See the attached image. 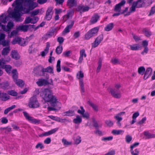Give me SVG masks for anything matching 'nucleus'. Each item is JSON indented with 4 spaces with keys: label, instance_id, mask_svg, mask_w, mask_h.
I'll list each match as a JSON object with an SVG mask.
<instances>
[{
    "label": "nucleus",
    "instance_id": "680f3d73",
    "mask_svg": "<svg viewBox=\"0 0 155 155\" xmlns=\"http://www.w3.org/2000/svg\"><path fill=\"white\" fill-rule=\"evenodd\" d=\"M64 41V38L61 37H58L57 38V41L58 42L59 44L60 45L62 44Z\"/></svg>",
    "mask_w": 155,
    "mask_h": 155
},
{
    "label": "nucleus",
    "instance_id": "e433bc0d",
    "mask_svg": "<svg viewBox=\"0 0 155 155\" xmlns=\"http://www.w3.org/2000/svg\"><path fill=\"white\" fill-rule=\"evenodd\" d=\"M87 103L90 106L92 107L95 111H97L98 110L97 106L91 102L90 101H88Z\"/></svg>",
    "mask_w": 155,
    "mask_h": 155
},
{
    "label": "nucleus",
    "instance_id": "7ed1b4c3",
    "mask_svg": "<svg viewBox=\"0 0 155 155\" xmlns=\"http://www.w3.org/2000/svg\"><path fill=\"white\" fill-rule=\"evenodd\" d=\"M84 76V74L81 71H78L76 75L77 78L79 79V84L81 89V93H84L85 91L83 81V80L81 79V78H82Z\"/></svg>",
    "mask_w": 155,
    "mask_h": 155
},
{
    "label": "nucleus",
    "instance_id": "a878e982",
    "mask_svg": "<svg viewBox=\"0 0 155 155\" xmlns=\"http://www.w3.org/2000/svg\"><path fill=\"white\" fill-rule=\"evenodd\" d=\"M12 74L13 79L14 81L15 82L18 80L17 79L18 78V73L17 70L16 69H14L12 70Z\"/></svg>",
    "mask_w": 155,
    "mask_h": 155
},
{
    "label": "nucleus",
    "instance_id": "37998d69",
    "mask_svg": "<svg viewBox=\"0 0 155 155\" xmlns=\"http://www.w3.org/2000/svg\"><path fill=\"white\" fill-rule=\"evenodd\" d=\"M7 17L5 16L4 17L3 14H2L0 16V22L5 23L7 22Z\"/></svg>",
    "mask_w": 155,
    "mask_h": 155
},
{
    "label": "nucleus",
    "instance_id": "4468645a",
    "mask_svg": "<svg viewBox=\"0 0 155 155\" xmlns=\"http://www.w3.org/2000/svg\"><path fill=\"white\" fill-rule=\"evenodd\" d=\"M134 4L136 5V8H142L145 6V3L143 0H137L133 2Z\"/></svg>",
    "mask_w": 155,
    "mask_h": 155
},
{
    "label": "nucleus",
    "instance_id": "8fccbe9b",
    "mask_svg": "<svg viewBox=\"0 0 155 155\" xmlns=\"http://www.w3.org/2000/svg\"><path fill=\"white\" fill-rule=\"evenodd\" d=\"M143 31L145 35L147 37H150L151 35V32L147 30L146 29H143Z\"/></svg>",
    "mask_w": 155,
    "mask_h": 155
},
{
    "label": "nucleus",
    "instance_id": "aec40b11",
    "mask_svg": "<svg viewBox=\"0 0 155 155\" xmlns=\"http://www.w3.org/2000/svg\"><path fill=\"white\" fill-rule=\"evenodd\" d=\"M28 25H19L16 28L17 31H21L24 32H26L28 30Z\"/></svg>",
    "mask_w": 155,
    "mask_h": 155
},
{
    "label": "nucleus",
    "instance_id": "72a5a7b5",
    "mask_svg": "<svg viewBox=\"0 0 155 155\" xmlns=\"http://www.w3.org/2000/svg\"><path fill=\"white\" fill-rule=\"evenodd\" d=\"M16 84L18 86L20 87H23L24 86L25 84L24 81L21 79H18L15 82Z\"/></svg>",
    "mask_w": 155,
    "mask_h": 155
},
{
    "label": "nucleus",
    "instance_id": "393cba45",
    "mask_svg": "<svg viewBox=\"0 0 155 155\" xmlns=\"http://www.w3.org/2000/svg\"><path fill=\"white\" fill-rule=\"evenodd\" d=\"M51 119L54 120L56 121H58L60 122L63 123L64 122V120H66L65 119H62L60 118L59 117H55L53 116L52 115H51L48 116Z\"/></svg>",
    "mask_w": 155,
    "mask_h": 155
},
{
    "label": "nucleus",
    "instance_id": "de8ad7c7",
    "mask_svg": "<svg viewBox=\"0 0 155 155\" xmlns=\"http://www.w3.org/2000/svg\"><path fill=\"white\" fill-rule=\"evenodd\" d=\"M33 19V18H31L29 16L26 17L25 20L24 21V23L25 24H27L31 23V21Z\"/></svg>",
    "mask_w": 155,
    "mask_h": 155
},
{
    "label": "nucleus",
    "instance_id": "a211bd4d",
    "mask_svg": "<svg viewBox=\"0 0 155 155\" xmlns=\"http://www.w3.org/2000/svg\"><path fill=\"white\" fill-rule=\"evenodd\" d=\"M74 13L73 10L71 9L68 11L67 14L63 17V21L64 22L70 16H72Z\"/></svg>",
    "mask_w": 155,
    "mask_h": 155
},
{
    "label": "nucleus",
    "instance_id": "338daca9",
    "mask_svg": "<svg viewBox=\"0 0 155 155\" xmlns=\"http://www.w3.org/2000/svg\"><path fill=\"white\" fill-rule=\"evenodd\" d=\"M139 113L138 111L134 113L133 115L132 118L133 119H136V118L139 116Z\"/></svg>",
    "mask_w": 155,
    "mask_h": 155
},
{
    "label": "nucleus",
    "instance_id": "6e6552de",
    "mask_svg": "<svg viewBox=\"0 0 155 155\" xmlns=\"http://www.w3.org/2000/svg\"><path fill=\"white\" fill-rule=\"evenodd\" d=\"M24 115L26 119L27 120L29 121H31L32 123H34L35 124H38L40 121L37 119H34L33 117L30 116L28 115V114L26 111H23V112Z\"/></svg>",
    "mask_w": 155,
    "mask_h": 155
},
{
    "label": "nucleus",
    "instance_id": "052dcab7",
    "mask_svg": "<svg viewBox=\"0 0 155 155\" xmlns=\"http://www.w3.org/2000/svg\"><path fill=\"white\" fill-rule=\"evenodd\" d=\"M62 142L64 145H71V142L67 141V140L64 138L62 139Z\"/></svg>",
    "mask_w": 155,
    "mask_h": 155
},
{
    "label": "nucleus",
    "instance_id": "0eeeda50",
    "mask_svg": "<svg viewBox=\"0 0 155 155\" xmlns=\"http://www.w3.org/2000/svg\"><path fill=\"white\" fill-rule=\"evenodd\" d=\"M103 39V34H101L98 36L94 41L92 43V48H95L97 47Z\"/></svg>",
    "mask_w": 155,
    "mask_h": 155
},
{
    "label": "nucleus",
    "instance_id": "2f4dec72",
    "mask_svg": "<svg viewBox=\"0 0 155 155\" xmlns=\"http://www.w3.org/2000/svg\"><path fill=\"white\" fill-rule=\"evenodd\" d=\"M74 110H69L68 111L64 112V116H72L74 114Z\"/></svg>",
    "mask_w": 155,
    "mask_h": 155
},
{
    "label": "nucleus",
    "instance_id": "7c9ffc66",
    "mask_svg": "<svg viewBox=\"0 0 155 155\" xmlns=\"http://www.w3.org/2000/svg\"><path fill=\"white\" fill-rule=\"evenodd\" d=\"M114 27V24L112 23H109L104 28V30L106 31L111 30Z\"/></svg>",
    "mask_w": 155,
    "mask_h": 155
},
{
    "label": "nucleus",
    "instance_id": "473e14b6",
    "mask_svg": "<svg viewBox=\"0 0 155 155\" xmlns=\"http://www.w3.org/2000/svg\"><path fill=\"white\" fill-rule=\"evenodd\" d=\"M81 121L82 119L78 115H77L76 118H74L73 120V122L76 124H80Z\"/></svg>",
    "mask_w": 155,
    "mask_h": 155
},
{
    "label": "nucleus",
    "instance_id": "f8f14e48",
    "mask_svg": "<svg viewBox=\"0 0 155 155\" xmlns=\"http://www.w3.org/2000/svg\"><path fill=\"white\" fill-rule=\"evenodd\" d=\"M89 9V7L88 6L84 7L83 5H80L78 6L77 8H76V10L81 13L82 12L88 11Z\"/></svg>",
    "mask_w": 155,
    "mask_h": 155
},
{
    "label": "nucleus",
    "instance_id": "c9c22d12",
    "mask_svg": "<svg viewBox=\"0 0 155 155\" xmlns=\"http://www.w3.org/2000/svg\"><path fill=\"white\" fill-rule=\"evenodd\" d=\"M145 71V69L143 66H141L139 67L138 69V72L140 74L143 75Z\"/></svg>",
    "mask_w": 155,
    "mask_h": 155
},
{
    "label": "nucleus",
    "instance_id": "5701e85b",
    "mask_svg": "<svg viewBox=\"0 0 155 155\" xmlns=\"http://www.w3.org/2000/svg\"><path fill=\"white\" fill-rule=\"evenodd\" d=\"M136 5H135L133 2L131 7L130 8L129 11L127 12V13L124 14V16H127L129 15L130 13L133 12H134L136 11L135 8H136Z\"/></svg>",
    "mask_w": 155,
    "mask_h": 155
},
{
    "label": "nucleus",
    "instance_id": "dca6fc26",
    "mask_svg": "<svg viewBox=\"0 0 155 155\" xmlns=\"http://www.w3.org/2000/svg\"><path fill=\"white\" fill-rule=\"evenodd\" d=\"M69 24L67 26L65 29H64L63 31V33H68L70 31V29H71L74 24V21L73 20H71L69 22Z\"/></svg>",
    "mask_w": 155,
    "mask_h": 155
},
{
    "label": "nucleus",
    "instance_id": "a19ab883",
    "mask_svg": "<svg viewBox=\"0 0 155 155\" xmlns=\"http://www.w3.org/2000/svg\"><path fill=\"white\" fill-rule=\"evenodd\" d=\"M12 67L10 65H5L3 69H5L6 71L8 73H10L11 70L12 69Z\"/></svg>",
    "mask_w": 155,
    "mask_h": 155
},
{
    "label": "nucleus",
    "instance_id": "4c0bfd02",
    "mask_svg": "<svg viewBox=\"0 0 155 155\" xmlns=\"http://www.w3.org/2000/svg\"><path fill=\"white\" fill-rule=\"evenodd\" d=\"M7 93L8 94L13 96H16L18 94V93L14 90L8 91H7Z\"/></svg>",
    "mask_w": 155,
    "mask_h": 155
},
{
    "label": "nucleus",
    "instance_id": "864d4df0",
    "mask_svg": "<svg viewBox=\"0 0 155 155\" xmlns=\"http://www.w3.org/2000/svg\"><path fill=\"white\" fill-rule=\"evenodd\" d=\"M155 12V5L153 6V7H152L150 12V13L148 14V16H150L151 15H153Z\"/></svg>",
    "mask_w": 155,
    "mask_h": 155
},
{
    "label": "nucleus",
    "instance_id": "39448f33",
    "mask_svg": "<svg viewBox=\"0 0 155 155\" xmlns=\"http://www.w3.org/2000/svg\"><path fill=\"white\" fill-rule=\"evenodd\" d=\"M99 29V28L98 27H96L90 30L85 35V39L88 40L91 37L93 36L95 34L98 32Z\"/></svg>",
    "mask_w": 155,
    "mask_h": 155
},
{
    "label": "nucleus",
    "instance_id": "6e6d98bb",
    "mask_svg": "<svg viewBox=\"0 0 155 155\" xmlns=\"http://www.w3.org/2000/svg\"><path fill=\"white\" fill-rule=\"evenodd\" d=\"M122 131L121 130H112L111 133L114 135H119L120 134Z\"/></svg>",
    "mask_w": 155,
    "mask_h": 155
},
{
    "label": "nucleus",
    "instance_id": "09e8293b",
    "mask_svg": "<svg viewBox=\"0 0 155 155\" xmlns=\"http://www.w3.org/2000/svg\"><path fill=\"white\" fill-rule=\"evenodd\" d=\"M60 63L61 61L60 60H58L57 61L56 65V70L58 72H60L61 71Z\"/></svg>",
    "mask_w": 155,
    "mask_h": 155
},
{
    "label": "nucleus",
    "instance_id": "6ab92c4d",
    "mask_svg": "<svg viewBox=\"0 0 155 155\" xmlns=\"http://www.w3.org/2000/svg\"><path fill=\"white\" fill-rule=\"evenodd\" d=\"M11 55L12 58L16 60H18L20 58V56L17 51L16 50H13L11 52Z\"/></svg>",
    "mask_w": 155,
    "mask_h": 155
},
{
    "label": "nucleus",
    "instance_id": "1a4fd4ad",
    "mask_svg": "<svg viewBox=\"0 0 155 155\" xmlns=\"http://www.w3.org/2000/svg\"><path fill=\"white\" fill-rule=\"evenodd\" d=\"M53 8L51 7H49L46 12L45 19L48 21L50 20L52 17L53 12H52Z\"/></svg>",
    "mask_w": 155,
    "mask_h": 155
},
{
    "label": "nucleus",
    "instance_id": "f03ea898",
    "mask_svg": "<svg viewBox=\"0 0 155 155\" xmlns=\"http://www.w3.org/2000/svg\"><path fill=\"white\" fill-rule=\"evenodd\" d=\"M41 96L45 101L50 102L52 107H55L58 102L55 96L53 95L52 91L48 88L45 89L41 92Z\"/></svg>",
    "mask_w": 155,
    "mask_h": 155
},
{
    "label": "nucleus",
    "instance_id": "ddd939ff",
    "mask_svg": "<svg viewBox=\"0 0 155 155\" xmlns=\"http://www.w3.org/2000/svg\"><path fill=\"white\" fill-rule=\"evenodd\" d=\"M56 30V28H52L44 35V37L47 39L52 37L54 35V32Z\"/></svg>",
    "mask_w": 155,
    "mask_h": 155
},
{
    "label": "nucleus",
    "instance_id": "f257e3e1",
    "mask_svg": "<svg viewBox=\"0 0 155 155\" xmlns=\"http://www.w3.org/2000/svg\"><path fill=\"white\" fill-rule=\"evenodd\" d=\"M27 2H22L21 0H15L12 4V6H16L14 11L8 13V16L10 18H14L16 22H21L23 21L21 16L23 14H28L30 11L33 10L38 6V4L35 2V4L30 8L27 5Z\"/></svg>",
    "mask_w": 155,
    "mask_h": 155
},
{
    "label": "nucleus",
    "instance_id": "2eb2a0df",
    "mask_svg": "<svg viewBox=\"0 0 155 155\" xmlns=\"http://www.w3.org/2000/svg\"><path fill=\"white\" fill-rule=\"evenodd\" d=\"M58 129V128H56L52 129L48 132H45L42 133L39 135V137H41L43 136H48L51 134L55 133Z\"/></svg>",
    "mask_w": 155,
    "mask_h": 155
},
{
    "label": "nucleus",
    "instance_id": "bf43d9fd",
    "mask_svg": "<svg viewBox=\"0 0 155 155\" xmlns=\"http://www.w3.org/2000/svg\"><path fill=\"white\" fill-rule=\"evenodd\" d=\"M14 25L13 22L11 21H9L8 22V25H7V28L8 29V30L12 28Z\"/></svg>",
    "mask_w": 155,
    "mask_h": 155
},
{
    "label": "nucleus",
    "instance_id": "4d7b16f0",
    "mask_svg": "<svg viewBox=\"0 0 155 155\" xmlns=\"http://www.w3.org/2000/svg\"><path fill=\"white\" fill-rule=\"evenodd\" d=\"M5 60L3 58H1L0 59V66L2 68H3L5 66Z\"/></svg>",
    "mask_w": 155,
    "mask_h": 155
},
{
    "label": "nucleus",
    "instance_id": "9b49d317",
    "mask_svg": "<svg viewBox=\"0 0 155 155\" xmlns=\"http://www.w3.org/2000/svg\"><path fill=\"white\" fill-rule=\"evenodd\" d=\"M126 3L125 0H122L118 4H116L114 7V10L115 12H120L121 11V7L124 6Z\"/></svg>",
    "mask_w": 155,
    "mask_h": 155
},
{
    "label": "nucleus",
    "instance_id": "9d476101",
    "mask_svg": "<svg viewBox=\"0 0 155 155\" xmlns=\"http://www.w3.org/2000/svg\"><path fill=\"white\" fill-rule=\"evenodd\" d=\"M41 68V71L42 72L43 76H44L45 72H48L53 74L54 73L53 68L50 66H49L46 68H44L42 66H40Z\"/></svg>",
    "mask_w": 155,
    "mask_h": 155
},
{
    "label": "nucleus",
    "instance_id": "bb28decb",
    "mask_svg": "<svg viewBox=\"0 0 155 155\" xmlns=\"http://www.w3.org/2000/svg\"><path fill=\"white\" fill-rule=\"evenodd\" d=\"M21 1L23 2H27V5H28L30 8H31L35 4V2H33L32 0H21Z\"/></svg>",
    "mask_w": 155,
    "mask_h": 155
},
{
    "label": "nucleus",
    "instance_id": "ea45409f",
    "mask_svg": "<svg viewBox=\"0 0 155 155\" xmlns=\"http://www.w3.org/2000/svg\"><path fill=\"white\" fill-rule=\"evenodd\" d=\"M63 48L62 46H58L56 49L55 52L58 54H61Z\"/></svg>",
    "mask_w": 155,
    "mask_h": 155
},
{
    "label": "nucleus",
    "instance_id": "f3484780",
    "mask_svg": "<svg viewBox=\"0 0 155 155\" xmlns=\"http://www.w3.org/2000/svg\"><path fill=\"white\" fill-rule=\"evenodd\" d=\"M109 91L111 93L112 95L114 98H120L121 97V94L120 93H116L117 92V90L115 89L110 88Z\"/></svg>",
    "mask_w": 155,
    "mask_h": 155
},
{
    "label": "nucleus",
    "instance_id": "20e7f679",
    "mask_svg": "<svg viewBox=\"0 0 155 155\" xmlns=\"http://www.w3.org/2000/svg\"><path fill=\"white\" fill-rule=\"evenodd\" d=\"M28 106L30 107L33 108L38 107L39 106V104L35 96H33L30 98Z\"/></svg>",
    "mask_w": 155,
    "mask_h": 155
},
{
    "label": "nucleus",
    "instance_id": "13d9d810",
    "mask_svg": "<svg viewBox=\"0 0 155 155\" xmlns=\"http://www.w3.org/2000/svg\"><path fill=\"white\" fill-rule=\"evenodd\" d=\"M125 139L126 142L127 143H129L132 140V138L131 136L128 135L126 136Z\"/></svg>",
    "mask_w": 155,
    "mask_h": 155
},
{
    "label": "nucleus",
    "instance_id": "49530a36",
    "mask_svg": "<svg viewBox=\"0 0 155 155\" xmlns=\"http://www.w3.org/2000/svg\"><path fill=\"white\" fill-rule=\"evenodd\" d=\"M105 123L109 127H111L113 125V122L110 120H105Z\"/></svg>",
    "mask_w": 155,
    "mask_h": 155
},
{
    "label": "nucleus",
    "instance_id": "774afa93",
    "mask_svg": "<svg viewBox=\"0 0 155 155\" xmlns=\"http://www.w3.org/2000/svg\"><path fill=\"white\" fill-rule=\"evenodd\" d=\"M81 137L79 136H78L77 137V138L75 140V143L76 144H78L79 143L81 142Z\"/></svg>",
    "mask_w": 155,
    "mask_h": 155
},
{
    "label": "nucleus",
    "instance_id": "c756f323",
    "mask_svg": "<svg viewBox=\"0 0 155 155\" xmlns=\"http://www.w3.org/2000/svg\"><path fill=\"white\" fill-rule=\"evenodd\" d=\"M130 48L132 50H137L141 48V46L137 44L133 45H130Z\"/></svg>",
    "mask_w": 155,
    "mask_h": 155
},
{
    "label": "nucleus",
    "instance_id": "e2e57ef3",
    "mask_svg": "<svg viewBox=\"0 0 155 155\" xmlns=\"http://www.w3.org/2000/svg\"><path fill=\"white\" fill-rule=\"evenodd\" d=\"M111 62L114 64H116L119 63L118 59L116 58L112 59L111 60Z\"/></svg>",
    "mask_w": 155,
    "mask_h": 155
},
{
    "label": "nucleus",
    "instance_id": "c03bdc74",
    "mask_svg": "<svg viewBox=\"0 0 155 155\" xmlns=\"http://www.w3.org/2000/svg\"><path fill=\"white\" fill-rule=\"evenodd\" d=\"M152 69L150 68H147L146 71L145 72V75H147L149 76H151L152 74Z\"/></svg>",
    "mask_w": 155,
    "mask_h": 155
},
{
    "label": "nucleus",
    "instance_id": "3c124183",
    "mask_svg": "<svg viewBox=\"0 0 155 155\" xmlns=\"http://www.w3.org/2000/svg\"><path fill=\"white\" fill-rule=\"evenodd\" d=\"M114 118L117 120V126L119 127H120L121 126L120 121L122 120V118L121 117H116Z\"/></svg>",
    "mask_w": 155,
    "mask_h": 155
},
{
    "label": "nucleus",
    "instance_id": "5fc2aeb1",
    "mask_svg": "<svg viewBox=\"0 0 155 155\" xmlns=\"http://www.w3.org/2000/svg\"><path fill=\"white\" fill-rule=\"evenodd\" d=\"M80 114L82 115V117L84 118H86L88 119L89 117V114L87 112H86L85 113H84V112Z\"/></svg>",
    "mask_w": 155,
    "mask_h": 155
},
{
    "label": "nucleus",
    "instance_id": "412c9836",
    "mask_svg": "<svg viewBox=\"0 0 155 155\" xmlns=\"http://www.w3.org/2000/svg\"><path fill=\"white\" fill-rule=\"evenodd\" d=\"M100 16L97 14H95L91 17L90 22L92 24L96 23L100 18Z\"/></svg>",
    "mask_w": 155,
    "mask_h": 155
},
{
    "label": "nucleus",
    "instance_id": "69168bd1",
    "mask_svg": "<svg viewBox=\"0 0 155 155\" xmlns=\"http://www.w3.org/2000/svg\"><path fill=\"white\" fill-rule=\"evenodd\" d=\"M50 44L48 42H47L46 47L44 51L46 53H48V50H49V48L50 47Z\"/></svg>",
    "mask_w": 155,
    "mask_h": 155
},
{
    "label": "nucleus",
    "instance_id": "79ce46f5",
    "mask_svg": "<svg viewBox=\"0 0 155 155\" xmlns=\"http://www.w3.org/2000/svg\"><path fill=\"white\" fill-rule=\"evenodd\" d=\"M130 152L132 155H138L139 152L138 149L137 148L134 150L133 149H130Z\"/></svg>",
    "mask_w": 155,
    "mask_h": 155
},
{
    "label": "nucleus",
    "instance_id": "58836bf2",
    "mask_svg": "<svg viewBox=\"0 0 155 155\" xmlns=\"http://www.w3.org/2000/svg\"><path fill=\"white\" fill-rule=\"evenodd\" d=\"M0 87L3 89H5L9 86V84L8 82H4L0 83Z\"/></svg>",
    "mask_w": 155,
    "mask_h": 155
},
{
    "label": "nucleus",
    "instance_id": "f704fd0d",
    "mask_svg": "<svg viewBox=\"0 0 155 155\" xmlns=\"http://www.w3.org/2000/svg\"><path fill=\"white\" fill-rule=\"evenodd\" d=\"M21 41V38L19 37H18L13 39L12 42L13 45H15L16 43H18L19 45Z\"/></svg>",
    "mask_w": 155,
    "mask_h": 155
},
{
    "label": "nucleus",
    "instance_id": "a18cd8bd",
    "mask_svg": "<svg viewBox=\"0 0 155 155\" xmlns=\"http://www.w3.org/2000/svg\"><path fill=\"white\" fill-rule=\"evenodd\" d=\"M144 134L147 136L148 138H151L155 137V134H152L147 132H144Z\"/></svg>",
    "mask_w": 155,
    "mask_h": 155
},
{
    "label": "nucleus",
    "instance_id": "c85d7f7f",
    "mask_svg": "<svg viewBox=\"0 0 155 155\" xmlns=\"http://www.w3.org/2000/svg\"><path fill=\"white\" fill-rule=\"evenodd\" d=\"M93 123V126L96 129H98L99 127H101L102 126V124H98L99 121L97 122L95 119H94L92 120Z\"/></svg>",
    "mask_w": 155,
    "mask_h": 155
},
{
    "label": "nucleus",
    "instance_id": "4be33fe9",
    "mask_svg": "<svg viewBox=\"0 0 155 155\" xmlns=\"http://www.w3.org/2000/svg\"><path fill=\"white\" fill-rule=\"evenodd\" d=\"M67 5L70 8L75 6L77 5V1L76 0H68Z\"/></svg>",
    "mask_w": 155,
    "mask_h": 155
},
{
    "label": "nucleus",
    "instance_id": "423d86ee",
    "mask_svg": "<svg viewBox=\"0 0 155 155\" xmlns=\"http://www.w3.org/2000/svg\"><path fill=\"white\" fill-rule=\"evenodd\" d=\"M51 80V81L49 82L47 79H38V81L36 82V83L38 85L39 87H41L43 86H45L49 84L52 85L53 81L52 79Z\"/></svg>",
    "mask_w": 155,
    "mask_h": 155
},
{
    "label": "nucleus",
    "instance_id": "cd10ccee",
    "mask_svg": "<svg viewBox=\"0 0 155 155\" xmlns=\"http://www.w3.org/2000/svg\"><path fill=\"white\" fill-rule=\"evenodd\" d=\"M10 50V49L9 47L4 48L2 51V55L4 56L7 55L9 53Z\"/></svg>",
    "mask_w": 155,
    "mask_h": 155
},
{
    "label": "nucleus",
    "instance_id": "b1692460",
    "mask_svg": "<svg viewBox=\"0 0 155 155\" xmlns=\"http://www.w3.org/2000/svg\"><path fill=\"white\" fill-rule=\"evenodd\" d=\"M0 98L2 101H5L9 99L10 96L6 93H1Z\"/></svg>",
    "mask_w": 155,
    "mask_h": 155
},
{
    "label": "nucleus",
    "instance_id": "603ef678",
    "mask_svg": "<svg viewBox=\"0 0 155 155\" xmlns=\"http://www.w3.org/2000/svg\"><path fill=\"white\" fill-rule=\"evenodd\" d=\"M39 9H36L33 11L31 13V17H33L37 15L39 12Z\"/></svg>",
    "mask_w": 155,
    "mask_h": 155
},
{
    "label": "nucleus",
    "instance_id": "0e129e2a",
    "mask_svg": "<svg viewBox=\"0 0 155 155\" xmlns=\"http://www.w3.org/2000/svg\"><path fill=\"white\" fill-rule=\"evenodd\" d=\"M16 29V30H13L11 33L10 35V37L13 36L14 35H16L18 33V31Z\"/></svg>",
    "mask_w": 155,
    "mask_h": 155
}]
</instances>
